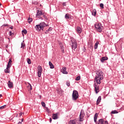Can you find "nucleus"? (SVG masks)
I'll return each instance as SVG.
<instances>
[{"instance_id":"nucleus-45","label":"nucleus","mask_w":124,"mask_h":124,"mask_svg":"<svg viewBox=\"0 0 124 124\" xmlns=\"http://www.w3.org/2000/svg\"><path fill=\"white\" fill-rule=\"evenodd\" d=\"M10 29H13V26H12L10 28Z\"/></svg>"},{"instance_id":"nucleus-36","label":"nucleus","mask_w":124,"mask_h":124,"mask_svg":"<svg viewBox=\"0 0 124 124\" xmlns=\"http://www.w3.org/2000/svg\"><path fill=\"white\" fill-rule=\"evenodd\" d=\"M37 18H39V19H40L41 20H43L42 17H41V16H38V17H37Z\"/></svg>"},{"instance_id":"nucleus-6","label":"nucleus","mask_w":124,"mask_h":124,"mask_svg":"<svg viewBox=\"0 0 124 124\" xmlns=\"http://www.w3.org/2000/svg\"><path fill=\"white\" fill-rule=\"evenodd\" d=\"M37 71H38V77H41V74L42 73V67L41 66L39 65L37 67Z\"/></svg>"},{"instance_id":"nucleus-41","label":"nucleus","mask_w":124,"mask_h":124,"mask_svg":"<svg viewBox=\"0 0 124 124\" xmlns=\"http://www.w3.org/2000/svg\"><path fill=\"white\" fill-rule=\"evenodd\" d=\"M49 122H50V123L52 122V118H49Z\"/></svg>"},{"instance_id":"nucleus-3","label":"nucleus","mask_w":124,"mask_h":124,"mask_svg":"<svg viewBox=\"0 0 124 124\" xmlns=\"http://www.w3.org/2000/svg\"><path fill=\"white\" fill-rule=\"evenodd\" d=\"M95 30L99 32H101L103 30V26L101 23H96L94 25Z\"/></svg>"},{"instance_id":"nucleus-52","label":"nucleus","mask_w":124,"mask_h":124,"mask_svg":"<svg viewBox=\"0 0 124 124\" xmlns=\"http://www.w3.org/2000/svg\"><path fill=\"white\" fill-rule=\"evenodd\" d=\"M46 33H47V32H46Z\"/></svg>"},{"instance_id":"nucleus-1","label":"nucleus","mask_w":124,"mask_h":124,"mask_svg":"<svg viewBox=\"0 0 124 124\" xmlns=\"http://www.w3.org/2000/svg\"><path fill=\"white\" fill-rule=\"evenodd\" d=\"M96 76H95L94 79V91L96 93H99V85L101 84V80H103V73L100 70H97L96 72Z\"/></svg>"},{"instance_id":"nucleus-39","label":"nucleus","mask_w":124,"mask_h":124,"mask_svg":"<svg viewBox=\"0 0 124 124\" xmlns=\"http://www.w3.org/2000/svg\"><path fill=\"white\" fill-rule=\"evenodd\" d=\"M46 112L49 111V108H46Z\"/></svg>"},{"instance_id":"nucleus-29","label":"nucleus","mask_w":124,"mask_h":124,"mask_svg":"<svg viewBox=\"0 0 124 124\" xmlns=\"http://www.w3.org/2000/svg\"><path fill=\"white\" fill-rule=\"evenodd\" d=\"M41 104H42L43 107H44L45 108H46V104H45V102H41Z\"/></svg>"},{"instance_id":"nucleus-14","label":"nucleus","mask_w":124,"mask_h":124,"mask_svg":"<svg viewBox=\"0 0 124 124\" xmlns=\"http://www.w3.org/2000/svg\"><path fill=\"white\" fill-rule=\"evenodd\" d=\"M76 31L78 33H81V32H82V29L79 27H78L77 28Z\"/></svg>"},{"instance_id":"nucleus-19","label":"nucleus","mask_w":124,"mask_h":124,"mask_svg":"<svg viewBox=\"0 0 124 124\" xmlns=\"http://www.w3.org/2000/svg\"><path fill=\"white\" fill-rule=\"evenodd\" d=\"M49 65L50 66V68L51 69H53L55 68V66H54V65L53 64V63H52V62H49Z\"/></svg>"},{"instance_id":"nucleus-32","label":"nucleus","mask_w":124,"mask_h":124,"mask_svg":"<svg viewBox=\"0 0 124 124\" xmlns=\"http://www.w3.org/2000/svg\"><path fill=\"white\" fill-rule=\"evenodd\" d=\"M6 105H4L1 107H0V109H4V108H6Z\"/></svg>"},{"instance_id":"nucleus-50","label":"nucleus","mask_w":124,"mask_h":124,"mask_svg":"<svg viewBox=\"0 0 124 124\" xmlns=\"http://www.w3.org/2000/svg\"><path fill=\"white\" fill-rule=\"evenodd\" d=\"M0 5H1V4L0 3Z\"/></svg>"},{"instance_id":"nucleus-28","label":"nucleus","mask_w":124,"mask_h":124,"mask_svg":"<svg viewBox=\"0 0 124 124\" xmlns=\"http://www.w3.org/2000/svg\"><path fill=\"white\" fill-rule=\"evenodd\" d=\"M25 46H26V45L24 43H22L21 48L24 49V48H25Z\"/></svg>"},{"instance_id":"nucleus-37","label":"nucleus","mask_w":124,"mask_h":124,"mask_svg":"<svg viewBox=\"0 0 124 124\" xmlns=\"http://www.w3.org/2000/svg\"><path fill=\"white\" fill-rule=\"evenodd\" d=\"M12 34H13V33H12V31H10V34H9V35H10V36H11V35H12Z\"/></svg>"},{"instance_id":"nucleus-47","label":"nucleus","mask_w":124,"mask_h":124,"mask_svg":"<svg viewBox=\"0 0 124 124\" xmlns=\"http://www.w3.org/2000/svg\"><path fill=\"white\" fill-rule=\"evenodd\" d=\"M43 16H44V18H45L46 17L45 15H44Z\"/></svg>"},{"instance_id":"nucleus-13","label":"nucleus","mask_w":124,"mask_h":124,"mask_svg":"<svg viewBox=\"0 0 124 124\" xmlns=\"http://www.w3.org/2000/svg\"><path fill=\"white\" fill-rule=\"evenodd\" d=\"M43 15V13L42 11L38 10L37 12L36 17H38V16H41V15Z\"/></svg>"},{"instance_id":"nucleus-30","label":"nucleus","mask_w":124,"mask_h":124,"mask_svg":"<svg viewBox=\"0 0 124 124\" xmlns=\"http://www.w3.org/2000/svg\"><path fill=\"white\" fill-rule=\"evenodd\" d=\"M11 62H12V59L10 58L8 63V64H9V66H10V64H11Z\"/></svg>"},{"instance_id":"nucleus-20","label":"nucleus","mask_w":124,"mask_h":124,"mask_svg":"<svg viewBox=\"0 0 124 124\" xmlns=\"http://www.w3.org/2000/svg\"><path fill=\"white\" fill-rule=\"evenodd\" d=\"M65 18L66 19V20H67L68 19H70V15H69V14H66L65 15Z\"/></svg>"},{"instance_id":"nucleus-26","label":"nucleus","mask_w":124,"mask_h":124,"mask_svg":"<svg viewBox=\"0 0 124 124\" xmlns=\"http://www.w3.org/2000/svg\"><path fill=\"white\" fill-rule=\"evenodd\" d=\"M27 61L29 64H31V59H30V58H27Z\"/></svg>"},{"instance_id":"nucleus-38","label":"nucleus","mask_w":124,"mask_h":124,"mask_svg":"<svg viewBox=\"0 0 124 124\" xmlns=\"http://www.w3.org/2000/svg\"><path fill=\"white\" fill-rule=\"evenodd\" d=\"M30 89L31 90H32V88L31 87V85L30 84Z\"/></svg>"},{"instance_id":"nucleus-25","label":"nucleus","mask_w":124,"mask_h":124,"mask_svg":"<svg viewBox=\"0 0 124 124\" xmlns=\"http://www.w3.org/2000/svg\"><path fill=\"white\" fill-rule=\"evenodd\" d=\"M22 34L24 35V34H27L28 31H27L26 30H23V31H22Z\"/></svg>"},{"instance_id":"nucleus-27","label":"nucleus","mask_w":124,"mask_h":124,"mask_svg":"<svg viewBox=\"0 0 124 124\" xmlns=\"http://www.w3.org/2000/svg\"><path fill=\"white\" fill-rule=\"evenodd\" d=\"M60 94H62L63 93V91H62V89H60L58 91Z\"/></svg>"},{"instance_id":"nucleus-11","label":"nucleus","mask_w":124,"mask_h":124,"mask_svg":"<svg viewBox=\"0 0 124 124\" xmlns=\"http://www.w3.org/2000/svg\"><path fill=\"white\" fill-rule=\"evenodd\" d=\"M85 116V114L84 113H83V112L82 111L80 112V114L79 115V121L80 122H82L83 121V119L84 118V117Z\"/></svg>"},{"instance_id":"nucleus-44","label":"nucleus","mask_w":124,"mask_h":124,"mask_svg":"<svg viewBox=\"0 0 124 124\" xmlns=\"http://www.w3.org/2000/svg\"><path fill=\"white\" fill-rule=\"evenodd\" d=\"M18 124H22V122H18Z\"/></svg>"},{"instance_id":"nucleus-49","label":"nucleus","mask_w":124,"mask_h":124,"mask_svg":"<svg viewBox=\"0 0 124 124\" xmlns=\"http://www.w3.org/2000/svg\"><path fill=\"white\" fill-rule=\"evenodd\" d=\"M24 114H25V113H22V115H23V114L24 115Z\"/></svg>"},{"instance_id":"nucleus-5","label":"nucleus","mask_w":124,"mask_h":124,"mask_svg":"<svg viewBox=\"0 0 124 124\" xmlns=\"http://www.w3.org/2000/svg\"><path fill=\"white\" fill-rule=\"evenodd\" d=\"M71 42H72V48L73 49V50H74V51H75V50L76 49V48H77V43L74 40H72Z\"/></svg>"},{"instance_id":"nucleus-51","label":"nucleus","mask_w":124,"mask_h":124,"mask_svg":"<svg viewBox=\"0 0 124 124\" xmlns=\"http://www.w3.org/2000/svg\"><path fill=\"white\" fill-rule=\"evenodd\" d=\"M8 39H9H9H9V38H8Z\"/></svg>"},{"instance_id":"nucleus-43","label":"nucleus","mask_w":124,"mask_h":124,"mask_svg":"<svg viewBox=\"0 0 124 124\" xmlns=\"http://www.w3.org/2000/svg\"><path fill=\"white\" fill-rule=\"evenodd\" d=\"M1 97H2V95L1 94H0V98Z\"/></svg>"},{"instance_id":"nucleus-40","label":"nucleus","mask_w":124,"mask_h":124,"mask_svg":"<svg viewBox=\"0 0 124 124\" xmlns=\"http://www.w3.org/2000/svg\"><path fill=\"white\" fill-rule=\"evenodd\" d=\"M62 5H63V6H65V5H66L65 2H63V3H62Z\"/></svg>"},{"instance_id":"nucleus-35","label":"nucleus","mask_w":124,"mask_h":124,"mask_svg":"<svg viewBox=\"0 0 124 124\" xmlns=\"http://www.w3.org/2000/svg\"><path fill=\"white\" fill-rule=\"evenodd\" d=\"M3 26H4V27H8V26H9V25H8V24H4V25L2 26L1 27V28L3 27Z\"/></svg>"},{"instance_id":"nucleus-16","label":"nucleus","mask_w":124,"mask_h":124,"mask_svg":"<svg viewBox=\"0 0 124 124\" xmlns=\"http://www.w3.org/2000/svg\"><path fill=\"white\" fill-rule=\"evenodd\" d=\"M8 86L9 88H13V82H11L10 80L8 81Z\"/></svg>"},{"instance_id":"nucleus-18","label":"nucleus","mask_w":124,"mask_h":124,"mask_svg":"<svg viewBox=\"0 0 124 124\" xmlns=\"http://www.w3.org/2000/svg\"><path fill=\"white\" fill-rule=\"evenodd\" d=\"M101 101V96H99L97 100V105H98L99 104V102Z\"/></svg>"},{"instance_id":"nucleus-22","label":"nucleus","mask_w":124,"mask_h":124,"mask_svg":"<svg viewBox=\"0 0 124 124\" xmlns=\"http://www.w3.org/2000/svg\"><path fill=\"white\" fill-rule=\"evenodd\" d=\"M92 15L93 16H95L96 15V10L95 9H94L92 12Z\"/></svg>"},{"instance_id":"nucleus-34","label":"nucleus","mask_w":124,"mask_h":124,"mask_svg":"<svg viewBox=\"0 0 124 124\" xmlns=\"http://www.w3.org/2000/svg\"><path fill=\"white\" fill-rule=\"evenodd\" d=\"M66 85L68 87H69V86H70V82L69 81H67Z\"/></svg>"},{"instance_id":"nucleus-7","label":"nucleus","mask_w":124,"mask_h":124,"mask_svg":"<svg viewBox=\"0 0 124 124\" xmlns=\"http://www.w3.org/2000/svg\"><path fill=\"white\" fill-rule=\"evenodd\" d=\"M52 119L53 120H58V119H59V113L53 114Z\"/></svg>"},{"instance_id":"nucleus-15","label":"nucleus","mask_w":124,"mask_h":124,"mask_svg":"<svg viewBox=\"0 0 124 124\" xmlns=\"http://www.w3.org/2000/svg\"><path fill=\"white\" fill-rule=\"evenodd\" d=\"M108 60V58L107 57H102L101 59V62H103L104 61H107Z\"/></svg>"},{"instance_id":"nucleus-8","label":"nucleus","mask_w":124,"mask_h":124,"mask_svg":"<svg viewBox=\"0 0 124 124\" xmlns=\"http://www.w3.org/2000/svg\"><path fill=\"white\" fill-rule=\"evenodd\" d=\"M98 124H108V122L105 121L102 119L99 120Z\"/></svg>"},{"instance_id":"nucleus-10","label":"nucleus","mask_w":124,"mask_h":124,"mask_svg":"<svg viewBox=\"0 0 124 124\" xmlns=\"http://www.w3.org/2000/svg\"><path fill=\"white\" fill-rule=\"evenodd\" d=\"M9 68H10V66H9V64H7L6 68L4 70V72L5 73H10V70Z\"/></svg>"},{"instance_id":"nucleus-31","label":"nucleus","mask_w":124,"mask_h":124,"mask_svg":"<svg viewBox=\"0 0 124 124\" xmlns=\"http://www.w3.org/2000/svg\"><path fill=\"white\" fill-rule=\"evenodd\" d=\"M81 79V77L80 76H78L76 78V81H79V80H80Z\"/></svg>"},{"instance_id":"nucleus-2","label":"nucleus","mask_w":124,"mask_h":124,"mask_svg":"<svg viewBox=\"0 0 124 124\" xmlns=\"http://www.w3.org/2000/svg\"><path fill=\"white\" fill-rule=\"evenodd\" d=\"M47 26L48 25H47V24H46L45 22H42L40 23L39 25H36V26L35 27V29H36V31H41V30L43 31V30L44 29V28H45V27H47Z\"/></svg>"},{"instance_id":"nucleus-46","label":"nucleus","mask_w":124,"mask_h":124,"mask_svg":"<svg viewBox=\"0 0 124 124\" xmlns=\"http://www.w3.org/2000/svg\"><path fill=\"white\" fill-rule=\"evenodd\" d=\"M24 121V119H22L21 121L23 122Z\"/></svg>"},{"instance_id":"nucleus-48","label":"nucleus","mask_w":124,"mask_h":124,"mask_svg":"<svg viewBox=\"0 0 124 124\" xmlns=\"http://www.w3.org/2000/svg\"><path fill=\"white\" fill-rule=\"evenodd\" d=\"M50 31V29H48V30L46 31Z\"/></svg>"},{"instance_id":"nucleus-23","label":"nucleus","mask_w":124,"mask_h":124,"mask_svg":"<svg viewBox=\"0 0 124 124\" xmlns=\"http://www.w3.org/2000/svg\"><path fill=\"white\" fill-rule=\"evenodd\" d=\"M28 23H29V24H31V22H32V18H31V17H29L28 19Z\"/></svg>"},{"instance_id":"nucleus-9","label":"nucleus","mask_w":124,"mask_h":124,"mask_svg":"<svg viewBox=\"0 0 124 124\" xmlns=\"http://www.w3.org/2000/svg\"><path fill=\"white\" fill-rule=\"evenodd\" d=\"M61 72L63 74H68V72L66 71V68L65 67H63L62 69H61Z\"/></svg>"},{"instance_id":"nucleus-12","label":"nucleus","mask_w":124,"mask_h":124,"mask_svg":"<svg viewBox=\"0 0 124 124\" xmlns=\"http://www.w3.org/2000/svg\"><path fill=\"white\" fill-rule=\"evenodd\" d=\"M59 45L60 46V48L62 53H64V47H63V45H62V43H59Z\"/></svg>"},{"instance_id":"nucleus-42","label":"nucleus","mask_w":124,"mask_h":124,"mask_svg":"<svg viewBox=\"0 0 124 124\" xmlns=\"http://www.w3.org/2000/svg\"><path fill=\"white\" fill-rule=\"evenodd\" d=\"M19 115L20 117H21V116H22V112H20V113H19Z\"/></svg>"},{"instance_id":"nucleus-24","label":"nucleus","mask_w":124,"mask_h":124,"mask_svg":"<svg viewBox=\"0 0 124 124\" xmlns=\"http://www.w3.org/2000/svg\"><path fill=\"white\" fill-rule=\"evenodd\" d=\"M118 113H119V112L116 110H112L111 112V114H118Z\"/></svg>"},{"instance_id":"nucleus-17","label":"nucleus","mask_w":124,"mask_h":124,"mask_svg":"<svg viewBox=\"0 0 124 124\" xmlns=\"http://www.w3.org/2000/svg\"><path fill=\"white\" fill-rule=\"evenodd\" d=\"M98 116V114L96 113L94 116V122L96 123V120H97V117Z\"/></svg>"},{"instance_id":"nucleus-21","label":"nucleus","mask_w":124,"mask_h":124,"mask_svg":"<svg viewBox=\"0 0 124 124\" xmlns=\"http://www.w3.org/2000/svg\"><path fill=\"white\" fill-rule=\"evenodd\" d=\"M99 44V42H96V43L95 44V45H94V49H97V47L98 46V45Z\"/></svg>"},{"instance_id":"nucleus-4","label":"nucleus","mask_w":124,"mask_h":124,"mask_svg":"<svg viewBox=\"0 0 124 124\" xmlns=\"http://www.w3.org/2000/svg\"><path fill=\"white\" fill-rule=\"evenodd\" d=\"M79 94L78 93V92L76 90H74L73 92L72 93V98L73 100H77L78 98Z\"/></svg>"},{"instance_id":"nucleus-33","label":"nucleus","mask_w":124,"mask_h":124,"mask_svg":"<svg viewBox=\"0 0 124 124\" xmlns=\"http://www.w3.org/2000/svg\"><path fill=\"white\" fill-rule=\"evenodd\" d=\"M100 7L102 9H103V8H104V5H103V4H102V3H101V4H100Z\"/></svg>"}]
</instances>
